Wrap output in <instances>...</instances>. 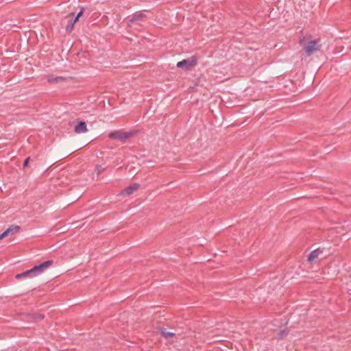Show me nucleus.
Here are the masks:
<instances>
[{
  "mask_svg": "<svg viewBox=\"0 0 351 351\" xmlns=\"http://www.w3.org/2000/svg\"><path fill=\"white\" fill-rule=\"evenodd\" d=\"M145 16V14L143 13H136L129 21L128 25L130 26H132L136 22L141 21Z\"/></svg>",
  "mask_w": 351,
  "mask_h": 351,
  "instance_id": "nucleus-7",
  "label": "nucleus"
},
{
  "mask_svg": "<svg viewBox=\"0 0 351 351\" xmlns=\"http://www.w3.org/2000/svg\"><path fill=\"white\" fill-rule=\"evenodd\" d=\"M95 171L97 174H100L104 171V168H103L101 165H97Z\"/></svg>",
  "mask_w": 351,
  "mask_h": 351,
  "instance_id": "nucleus-14",
  "label": "nucleus"
},
{
  "mask_svg": "<svg viewBox=\"0 0 351 351\" xmlns=\"http://www.w3.org/2000/svg\"><path fill=\"white\" fill-rule=\"evenodd\" d=\"M132 136V134L130 132H127L123 130H117L111 132L108 136L112 139H116L119 141H123L130 138Z\"/></svg>",
  "mask_w": 351,
  "mask_h": 351,
  "instance_id": "nucleus-3",
  "label": "nucleus"
},
{
  "mask_svg": "<svg viewBox=\"0 0 351 351\" xmlns=\"http://www.w3.org/2000/svg\"><path fill=\"white\" fill-rule=\"evenodd\" d=\"M72 15H73V14H72V13H71V14H69L68 16H66V18H69V17H70V16H72Z\"/></svg>",
  "mask_w": 351,
  "mask_h": 351,
  "instance_id": "nucleus-20",
  "label": "nucleus"
},
{
  "mask_svg": "<svg viewBox=\"0 0 351 351\" xmlns=\"http://www.w3.org/2000/svg\"><path fill=\"white\" fill-rule=\"evenodd\" d=\"M74 23H73L72 22L69 23L66 27V30L67 32L70 33L72 32V30L73 29V27H74Z\"/></svg>",
  "mask_w": 351,
  "mask_h": 351,
  "instance_id": "nucleus-13",
  "label": "nucleus"
},
{
  "mask_svg": "<svg viewBox=\"0 0 351 351\" xmlns=\"http://www.w3.org/2000/svg\"><path fill=\"white\" fill-rule=\"evenodd\" d=\"M52 264H53V261H51V260L45 261L38 265L34 266L33 268H32L25 272L17 274L16 276V278L19 279L21 278L35 277V276L42 274L45 269L49 268Z\"/></svg>",
  "mask_w": 351,
  "mask_h": 351,
  "instance_id": "nucleus-1",
  "label": "nucleus"
},
{
  "mask_svg": "<svg viewBox=\"0 0 351 351\" xmlns=\"http://www.w3.org/2000/svg\"><path fill=\"white\" fill-rule=\"evenodd\" d=\"M140 187L139 184L138 183H133L132 184L128 186L125 189H123L121 192V195L123 196L125 195H130L132 193H134L135 191H136Z\"/></svg>",
  "mask_w": 351,
  "mask_h": 351,
  "instance_id": "nucleus-5",
  "label": "nucleus"
},
{
  "mask_svg": "<svg viewBox=\"0 0 351 351\" xmlns=\"http://www.w3.org/2000/svg\"><path fill=\"white\" fill-rule=\"evenodd\" d=\"M84 8H82L80 12H78V14H77V16L80 18L81 17L82 15H83V13H84Z\"/></svg>",
  "mask_w": 351,
  "mask_h": 351,
  "instance_id": "nucleus-16",
  "label": "nucleus"
},
{
  "mask_svg": "<svg viewBox=\"0 0 351 351\" xmlns=\"http://www.w3.org/2000/svg\"><path fill=\"white\" fill-rule=\"evenodd\" d=\"M29 160V158H27V159H25V162L23 163V166L24 167H27V166Z\"/></svg>",
  "mask_w": 351,
  "mask_h": 351,
  "instance_id": "nucleus-17",
  "label": "nucleus"
},
{
  "mask_svg": "<svg viewBox=\"0 0 351 351\" xmlns=\"http://www.w3.org/2000/svg\"><path fill=\"white\" fill-rule=\"evenodd\" d=\"M87 131L86 123L84 121L80 122L75 128L76 133H83Z\"/></svg>",
  "mask_w": 351,
  "mask_h": 351,
  "instance_id": "nucleus-9",
  "label": "nucleus"
},
{
  "mask_svg": "<svg viewBox=\"0 0 351 351\" xmlns=\"http://www.w3.org/2000/svg\"><path fill=\"white\" fill-rule=\"evenodd\" d=\"M8 235H10L8 234V232L6 230L4 231L1 234H0V240L4 239L5 237H8Z\"/></svg>",
  "mask_w": 351,
  "mask_h": 351,
  "instance_id": "nucleus-15",
  "label": "nucleus"
},
{
  "mask_svg": "<svg viewBox=\"0 0 351 351\" xmlns=\"http://www.w3.org/2000/svg\"><path fill=\"white\" fill-rule=\"evenodd\" d=\"M43 317H44V316H43V315H39V319H43Z\"/></svg>",
  "mask_w": 351,
  "mask_h": 351,
  "instance_id": "nucleus-19",
  "label": "nucleus"
},
{
  "mask_svg": "<svg viewBox=\"0 0 351 351\" xmlns=\"http://www.w3.org/2000/svg\"><path fill=\"white\" fill-rule=\"evenodd\" d=\"M79 19L80 18L77 16H76L74 20L72 21V23L75 24V23L79 20Z\"/></svg>",
  "mask_w": 351,
  "mask_h": 351,
  "instance_id": "nucleus-18",
  "label": "nucleus"
},
{
  "mask_svg": "<svg viewBox=\"0 0 351 351\" xmlns=\"http://www.w3.org/2000/svg\"><path fill=\"white\" fill-rule=\"evenodd\" d=\"M321 254L322 251L319 249L312 251L308 256V261L312 263L314 260L317 258Z\"/></svg>",
  "mask_w": 351,
  "mask_h": 351,
  "instance_id": "nucleus-8",
  "label": "nucleus"
},
{
  "mask_svg": "<svg viewBox=\"0 0 351 351\" xmlns=\"http://www.w3.org/2000/svg\"><path fill=\"white\" fill-rule=\"evenodd\" d=\"M321 44L319 40L309 41L304 47V51L308 55L312 54L313 52L319 50Z\"/></svg>",
  "mask_w": 351,
  "mask_h": 351,
  "instance_id": "nucleus-4",
  "label": "nucleus"
},
{
  "mask_svg": "<svg viewBox=\"0 0 351 351\" xmlns=\"http://www.w3.org/2000/svg\"><path fill=\"white\" fill-rule=\"evenodd\" d=\"M19 228H20L19 226H11L6 230V231L8 232L9 234H14L17 232Z\"/></svg>",
  "mask_w": 351,
  "mask_h": 351,
  "instance_id": "nucleus-11",
  "label": "nucleus"
},
{
  "mask_svg": "<svg viewBox=\"0 0 351 351\" xmlns=\"http://www.w3.org/2000/svg\"><path fill=\"white\" fill-rule=\"evenodd\" d=\"M161 335L167 339L173 340L174 337H176V333L172 331H169L165 328L161 329Z\"/></svg>",
  "mask_w": 351,
  "mask_h": 351,
  "instance_id": "nucleus-6",
  "label": "nucleus"
},
{
  "mask_svg": "<svg viewBox=\"0 0 351 351\" xmlns=\"http://www.w3.org/2000/svg\"><path fill=\"white\" fill-rule=\"evenodd\" d=\"M47 80L49 83L53 84L62 82L64 80V78L62 77H56L51 75L47 76Z\"/></svg>",
  "mask_w": 351,
  "mask_h": 351,
  "instance_id": "nucleus-10",
  "label": "nucleus"
},
{
  "mask_svg": "<svg viewBox=\"0 0 351 351\" xmlns=\"http://www.w3.org/2000/svg\"><path fill=\"white\" fill-rule=\"evenodd\" d=\"M197 63V57L195 56H191L188 59L183 60L177 63V67L189 70L194 67Z\"/></svg>",
  "mask_w": 351,
  "mask_h": 351,
  "instance_id": "nucleus-2",
  "label": "nucleus"
},
{
  "mask_svg": "<svg viewBox=\"0 0 351 351\" xmlns=\"http://www.w3.org/2000/svg\"><path fill=\"white\" fill-rule=\"evenodd\" d=\"M288 334V331L285 327H284L282 329H280V332L277 334V338H283L284 337L287 336Z\"/></svg>",
  "mask_w": 351,
  "mask_h": 351,
  "instance_id": "nucleus-12",
  "label": "nucleus"
}]
</instances>
